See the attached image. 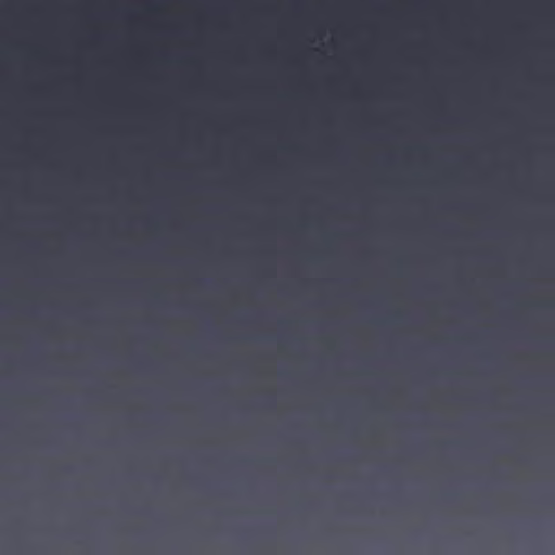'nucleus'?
Wrapping results in <instances>:
<instances>
[{
    "instance_id": "obj_4",
    "label": "nucleus",
    "mask_w": 555,
    "mask_h": 555,
    "mask_svg": "<svg viewBox=\"0 0 555 555\" xmlns=\"http://www.w3.org/2000/svg\"><path fill=\"white\" fill-rule=\"evenodd\" d=\"M348 173H349V175H352L353 172H352V171H349Z\"/></svg>"
},
{
    "instance_id": "obj_2",
    "label": "nucleus",
    "mask_w": 555,
    "mask_h": 555,
    "mask_svg": "<svg viewBox=\"0 0 555 555\" xmlns=\"http://www.w3.org/2000/svg\"><path fill=\"white\" fill-rule=\"evenodd\" d=\"M73 173H74V175H77L78 172H77V171H74Z\"/></svg>"
},
{
    "instance_id": "obj_1",
    "label": "nucleus",
    "mask_w": 555,
    "mask_h": 555,
    "mask_svg": "<svg viewBox=\"0 0 555 555\" xmlns=\"http://www.w3.org/2000/svg\"><path fill=\"white\" fill-rule=\"evenodd\" d=\"M0 173H1V175H4L5 172H4V171H1Z\"/></svg>"
},
{
    "instance_id": "obj_7",
    "label": "nucleus",
    "mask_w": 555,
    "mask_h": 555,
    "mask_svg": "<svg viewBox=\"0 0 555 555\" xmlns=\"http://www.w3.org/2000/svg\"><path fill=\"white\" fill-rule=\"evenodd\" d=\"M163 177H164V178H167L168 176H167V175H164Z\"/></svg>"
},
{
    "instance_id": "obj_8",
    "label": "nucleus",
    "mask_w": 555,
    "mask_h": 555,
    "mask_svg": "<svg viewBox=\"0 0 555 555\" xmlns=\"http://www.w3.org/2000/svg\"><path fill=\"white\" fill-rule=\"evenodd\" d=\"M375 177H376V178H379L380 176H379V175H376Z\"/></svg>"
},
{
    "instance_id": "obj_3",
    "label": "nucleus",
    "mask_w": 555,
    "mask_h": 555,
    "mask_svg": "<svg viewBox=\"0 0 555 555\" xmlns=\"http://www.w3.org/2000/svg\"><path fill=\"white\" fill-rule=\"evenodd\" d=\"M235 173H236V175H240L241 172H240V171H236Z\"/></svg>"
},
{
    "instance_id": "obj_9",
    "label": "nucleus",
    "mask_w": 555,
    "mask_h": 555,
    "mask_svg": "<svg viewBox=\"0 0 555 555\" xmlns=\"http://www.w3.org/2000/svg\"><path fill=\"white\" fill-rule=\"evenodd\" d=\"M444 177H446V178H449L450 176H449V175H446Z\"/></svg>"
},
{
    "instance_id": "obj_6",
    "label": "nucleus",
    "mask_w": 555,
    "mask_h": 555,
    "mask_svg": "<svg viewBox=\"0 0 555 555\" xmlns=\"http://www.w3.org/2000/svg\"><path fill=\"white\" fill-rule=\"evenodd\" d=\"M441 173H442V175H446L447 172H446V171H442Z\"/></svg>"
},
{
    "instance_id": "obj_5",
    "label": "nucleus",
    "mask_w": 555,
    "mask_h": 555,
    "mask_svg": "<svg viewBox=\"0 0 555 555\" xmlns=\"http://www.w3.org/2000/svg\"><path fill=\"white\" fill-rule=\"evenodd\" d=\"M370 173H371V175H374L375 172H374V171H371Z\"/></svg>"
}]
</instances>
